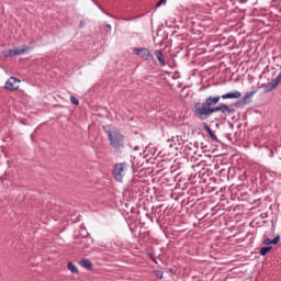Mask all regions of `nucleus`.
I'll return each mask as SVG.
<instances>
[{"label": "nucleus", "mask_w": 281, "mask_h": 281, "mask_svg": "<svg viewBox=\"0 0 281 281\" xmlns=\"http://www.w3.org/2000/svg\"><path fill=\"white\" fill-rule=\"evenodd\" d=\"M243 95L240 91L235 90L233 92H227L224 94L209 95L203 102H195L193 105V113L198 120L205 122L210 120L214 113H222V116L227 117L236 113V109L226 103H220L221 100H238ZM216 104H218L216 106Z\"/></svg>", "instance_id": "obj_1"}, {"label": "nucleus", "mask_w": 281, "mask_h": 281, "mask_svg": "<svg viewBox=\"0 0 281 281\" xmlns=\"http://www.w3.org/2000/svg\"><path fill=\"white\" fill-rule=\"evenodd\" d=\"M104 133L108 135L111 148H113L115 153H122L125 148L124 139H126L122 131L117 127H106L104 128Z\"/></svg>", "instance_id": "obj_2"}, {"label": "nucleus", "mask_w": 281, "mask_h": 281, "mask_svg": "<svg viewBox=\"0 0 281 281\" xmlns=\"http://www.w3.org/2000/svg\"><path fill=\"white\" fill-rule=\"evenodd\" d=\"M126 168H128V164L119 162L113 166L112 175L115 181L122 183L124 180V176L126 175Z\"/></svg>", "instance_id": "obj_3"}, {"label": "nucleus", "mask_w": 281, "mask_h": 281, "mask_svg": "<svg viewBox=\"0 0 281 281\" xmlns=\"http://www.w3.org/2000/svg\"><path fill=\"white\" fill-rule=\"evenodd\" d=\"M256 95V90L247 92L240 100L235 102L233 106L240 109L243 106H247V104H251V99Z\"/></svg>", "instance_id": "obj_4"}, {"label": "nucleus", "mask_w": 281, "mask_h": 281, "mask_svg": "<svg viewBox=\"0 0 281 281\" xmlns=\"http://www.w3.org/2000/svg\"><path fill=\"white\" fill-rule=\"evenodd\" d=\"M134 53L136 54V56H138L143 60H147V61L155 60V56L148 48H134Z\"/></svg>", "instance_id": "obj_5"}, {"label": "nucleus", "mask_w": 281, "mask_h": 281, "mask_svg": "<svg viewBox=\"0 0 281 281\" xmlns=\"http://www.w3.org/2000/svg\"><path fill=\"white\" fill-rule=\"evenodd\" d=\"M20 82L21 80H19L16 77H10L4 85V89L8 91H16Z\"/></svg>", "instance_id": "obj_6"}, {"label": "nucleus", "mask_w": 281, "mask_h": 281, "mask_svg": "<svg viewBox=\"0 0 281 281\" xmlns=\"http://www.w3.org/2000/svg\"><path fill=\"white\" fill-rule=\"evenodd\" d=\"M80 245H82L83 249H89L93 245V238H91V234L87 233L83 235L82 239L80 240Z\"/></svg>", "instance_id": "obj_7"}, {"label": "nucleus", "mask_w": 281, "mask_h": 281, "mask_svg": "<svg viewBox=\"0 0 281 281\" xmlns=\"http://www.w3.org/2000/svg\"><path fill=\"white\" fill-rule=\"evenodd\" d=\"M154 54H155L160 67H166V58L164 57V53L161 52V49L155 50Z\"/></svg>", "instance_id": "obj_8"}, {"label": "nucleus", "mask_w": 281, "mask_h": 281, "mask_svg": "<svg viewBox=\"0 0 281 281\" xmlns=\"http://www.w3.org/2000/svg\"><path fill=\"white\" fill-rule=\"evenodd\" d=\"M80 267H82L83 269H88V271H93V263L91 262V260L83 258L79 261Z\"/></svg>", "instance_id": "obj_9"}, {"label": "nucleus", "mask_w": 281, "mask_h": 281, "mask_svg": "<svg viewBox=\"0 0 281 281\" xmlns=\"http://www.w3.org/2000/svg\"><path fill=\"white\" fill-rule=\"evenodd\" d=\"M280 243V235L276 236L273 239L266 238L262 241V245H266L267 247H271V245H278Z\"/></svg>", "instance_id": "obj_10"}, {"label": "nucleus", "mask_w": 281, "mask_h": 281, "mask_svg": "<svg viewBox=\"0 0 281 281\" xmlns=\"http://www.w3.org/2000/svg\"><path fill=\"white\" fill-rule=\"evenodd\" d=\"M204 130L206 131V133H209L213 142H218V137H216V134H214V131H212V127H210L207 123H204Z\"/></svg>", "instance_id": "obj_11"}, {"label": "nucleus", "mask_w": 281, "mask_h": 281, "mask_svg": "<svg viewBox=\"0 0 281 281\" xmlns=\"http://www.w3.org/2000/svg\"><path fill=\"white\" fill-rule=\"evenodd\" d=\"M30 52V47L25 48H13V55L14 56H23V54H27Z\"/></svg>", "instance_id": "obj_12"}, {"label": "nucleus", "mask_w": 281, "mask_h": 281, "mask_svg": "<svg viewBox=\"0 0 281 281\" xmlns=\"http://www.w3.org/2000/svg\"><path fill=\"white\" fill-rule=\"evenodd\" d=\"M271 249H273V246L261 247L259 254L260 256H267Z\"/></svg>", "instance_id": "obj_13"}, {"label": "nucleus", "mask_w": 281, "mask_h": 281, "mask_svg": "<svg viewBox=\"0 0 281 281\" xmlns=\"http://www.w3.org/2000/svg\"><path fill=\"white\" fill-rule=\"evenodd\" d=\"M4 58H12L14 56V49H8L2 52Z\"/></svg>", "instance_id": "obj_14"}, {"label": "nucleus", "mask_w": 281, "mask_h": 281, "mask_svg": "<svg viewBox=\"0 0 281 281\" xmlns=\"http://www.w3.org/2000/svg\"><path fill=\"white\" fill-rule=\"evenodd\" d=\"M68 270L71 271V273H78V267H76V265L72 262L68 263Z\"/></svg>", "instance_id": "obj_15"}, {"label": "nucleus", "mask_w": 281, "mask_h": 281, "mask_svg": "<svg viewBox=\"0 0 281 281\" xmlns=\"http://www.w3.org/2000/svg\"><path fill=\"white\" fill-rule=\"evenodd\" d=\"M194 179H203V177H205V170L199 171L198 173H194Z\"/></svg>", "instance_id": "obj_16"}, {"label": "nucleus", "mask_w": 281, "mask_h": 281, "mask_svg": "<svg viewBox=\"0 0 281 281\" xmlns=\"http://www.w3.org/2000/svg\"><path fill=\"white\" fill-rule=\"evenodd\" d=\"M70 102L71 104H75L76 106H78V104H80V100H78V98L71 95L70 97Z\"/></svg>", "instance_id": "obj_17"}, {"label": "nucleus", "mask_w": 281, "mask_h": 281, "mask_svg": "<svg viewBox=\"0 0 281 281\" xmlns=\"http://www.w3.org/2000/svg\"><path fill=\"white\" fill-rule=\"evenodd\" d=\"M161 5H166V0H160V1L156 4V8H161Z\"/></svg>", "instance_id": "obj_18"}, {"label": "nucleus", "mask_w": 281, "mask_h": 281, "mask_svg": "<svg viewBox=\"0 0 281 281\" xmlns=\"http://www.w3.org/2000/svg\"><path fill=\"white\" fill-rule=\"evenodd\" d=\"M156 276H157V278H159V280H161L164 278V272L157 271Z\"/></svg>", "instance_id": "obj_19"}, {"label": "nucleus", "mask_w": 281, "mask_h": 281, "mask_svg": "<svg viewBox=\"0 0 281 281\" xmlns=\"http://www.w3.org/2000/svg\"><path fill=\"white\" fill-rule=\"evenodd\" d=\"M79 27H85V22L83 21L80 22Z\"/></svg>", "instance_id": "obj_20"}, {"label": "nucleus", "mask_w": 281, "mask_h": 281, "mask_svg": "<svg viewBox=\"0 0 281 281\" xmlns=\"http://www.w3.org/2000/svg\"><path fill=\"white\" fill-rule=\"evenodd\" d=\"M227 139L232 142V134H227Z\"/></svg>", "instance_id": "obj_21"}, {"label": "nucleus", "mask_w": 281, "mask_h": 281, "mask_svg": "<svg viewBox=\"0 0 281 281\" xmlns=\"http://www.w3.org/2000/svg\"><path fill=\"white\" fill-rule=\"evenodd\" d=\"M102 12H104L105 15L111 16V14L106 13L104 9H101Z\"/></svg>", "instance_id": "obj_22"}, {"label": "nucleus", "mask_w": 281, "mask_h": 281, "mask_svg": "<svg viewBox=\"0 0 281 281\" xmlns=\"http://www.w3.org/2000/svg\"><path fill=\"white\" fill-rule=\"evenodd\" d=\"M192 168L196 170V168H199V165H193Z\"/></svg>", "instance_id": "obj_23"}, {"label": "nucleus", "mask_w": 281, "mask_h": 281, "mask_svg": "<svg viewBox=\"0 0 281 281\" xmlns=\"http://www.w3.org/2000/svg\"><path fill=\"white\" fill-rule=\"evenodd\" d=\"M106 27H108L109 30H111V24H106Z\"/></svg>", "instance_id": "obj_24"}, {"label": "nucleus", "mask_w": 281, "mask_h": 281, "mask_svg": "<svg viewBox=\"0 0 281 281\" xmlns=\"http://www.w3.org/2000/svg\"><path fill=\"white\" fill-rule=\"evenodd\" d=\"M169 147L172 148V144H169Z\"/></svg>", "instance_id": "obj_25"}, {"label": "nucleus", "mask_w": 281, "mask_h": 281, "mask_svg": "<svg viewBox=\"0 0 281 281\" xmlns=\"http://www.w3.org/2000/svg\"><path fill=\"white\" fill-rule=\"evenodd\" d=\"M167 143L170 144V139H168Z\"/></svg>", "instance_id": "obj_26"}]
</instances>
